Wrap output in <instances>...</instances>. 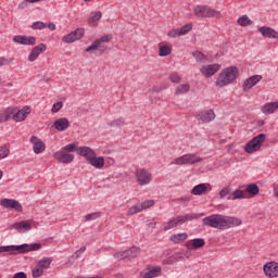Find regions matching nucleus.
<instances>
[{
  "label": "nucleus",
  "instance_id": "f257e3e1",
  "mask_svg": "<svg viewBox=\"0 0 278 278\" xmlns=\"http://www.w3.org/2000/svg\"><path fill=\"white\" fill-rule=\"evenodd\" d=\"M202 223L204 227H212L213 229H229L231 227H239V225H242V219L220 214H213L204 217Z\"/></svg>",
  "mask_w": 278,
  "mask_h": 278
},
{
  "label": "nucleus",
  "instance_id": "f03ea898",
  "mask_svg": "<svg viewBox=\"0 0 278 278\" xmlns=\"http://www.w3.org/2000/svg\"><path fill=\"white\" fill-rule=\"evenodd\" d=\"M239 70L237 66H230L220 72L216 79V86L219 88H225L229 84H233L238 79Z\"/></svg>",
  "mask_w": 278,
  "mask_h": 278
},
{
  "label": "nucleus",
  "instance_id": "7ed1b4c3",
  "mask_svg": "<svg viewBox=\"0 0 278 278\" xmlns=\"http://www.w3.org/2000/svg\"><path fill=\"white\" fill-rule=\"evenodd\" d=\"M42 249L40 243H23L20 245H0V253H10L11 255H16L17 253H29V251H39Z\"/></svg>",
  "mask_w": 278,
  "mask_h": 278
},
{
  "label": "nucleus",
  "instance_id": "20e7f679",
  "mask_svg": "<svg viewBox=\"0 0 278 278\" xmlns=\"http://www.w3.org/2000/svg\"><path fill=\"white\" fill-rule=\"evenodd\" d=\"M203 216H205V213H191L179 215L176 218L170 219L169 222L164 224V231L174 229V227H177V225H184V223H188V220H197L198 218H203Z\"/></svg>",
  "mask_w": 278,
  "mask_h": 278
},
{
  "label": "nucleus",
  "instance_id": "39448f33",
  "mask_svg": "<svg viewBox=\"0 0 278 278\" xmlns=\"http://www.w3.org/2000/svg\"><path fill=\"white\" fill-rule=\"evenodd\" d=\"M197 18H220V11H216L208 5L198 4L193 9Z\"/></svg>",
  "mask_w": 278,
  "mask_h": 278
},
{
  "label": "nucleus",
  "instance_id": "423d86ee",
  "mask_svg": "<svg viewBox=\"0 0 278 278\" xmlns=\"http://www.w3.org/2000/svg\"><path fill=\"white\" fill-rule=\"evenodd\" d=\"M266 141V135L260 134L256 137L252 138L244 147L245 153H255L262 149V144Z\"/></svg>",
  "mask_w": 278,
  "mask_h": 278
},
{
  "label": "nucleus",
  "instance_id": "0eeeda50",
  "mask_svg": "<svg viewBox=\"0 0 278 278\" xmlns=\"http://www.w3.org/2000/svg\"><path fill=\"white\" fill-rule=\"evenodd\" d=\"M203 162V157L201 156H198L197 154H192V153H189V154H184L179 157H176L172 164H176L177 166H184L186 164H199Z\"/></svg>",
  "mask_w": 278,
  "mask_h": 278
},
{
  "label": "nucleus",
  "instance_id": "6e6552de",
  "mask_svg": "<svg viewBox=\"0 0 278 278\" xmlns=\"http://www.w3.org/2000/svg\"><path fill=\"white\" fill-rule=\"evenodd\" d=\"M135 177L140 186H149L151 184L152 175L146 168L136 169Z\"/></svg>",
  "mask_w": 278,
  "mask_h": 278
},
{
  "label": "nucleus",
  "instance_id": "1a4fd4ad",
  "mask_svg": "<svg viewBox=\"0 0 278 278\" xmlns=\"http://www.w3.org/2000/svg\"><path fill=\"white\" fill-rule=\"evenodd\" d=\"M53 157L61 164H71V162L75 160V155L66 152V150H64L63 148H61L60 151L55 152L53 154Z\"/></svg>",
  "mask_w": 278,
  "mask_h": 278
},
{
  "label": "nucleus",
  "instance_id": "9d476101",
  "mask_svg": "<svg viewBox=\"0 0 278 278\" xmlns=\"http://www.w3.org/2000/svg\"><path fill=\"white\" fill-rule=\"evenodd\" d=\"M81 38H84V28H77L76 30L63 36L62 42L65 45H71L75 42V40H81Z\"/></svg>",
  "mask_w": 278,
  "mask_h": 278
},
{
  "label": "nucleus",
  "instance_id": "9b49d317",
  "mask_svg": "<svg viewBox=\"0 0 278 278\" xmlns=\"http://www.w3.org/2000/svg\"><path fill=\"white\" fill-rule=\"evenodd\" d=\"M0 205H2V207H4L5 210H15V212H23V205L14 199L4 198L0 201Z\"/></svg>",
  "mask_w": 278,
  "mask_h": 278
},
{
  "label": "nucleus",
  "instance_id": "f8f14e48",
  "mask_svg": "<svg viewBox=\"0 0 278 278\" xmlns=\"http://www.w3.org/2000/svg\"><path fill=\"white\" fill-rule=\"evenodd\" d=\"M13 42H16V45H24L25 47H34V45H36V37L16 35L13 37Z\"/></svg>",
  "mask_w": 278,
  "mask_h": 278
},
{
  "label": "nucleus",
  "instance_id": "ddd939ff",
  "mask_svg": "<svg viewBox=\"0 0 278 278\" xmlns=\"http://www.w3.org/2000/svg\"><path fill=\"white\" fill-rule=\"evenodd\" d=\"M220 71V64H211V65H203L200 68V73L204 75V77H212L216 75Z\"/></svg>",
  "mask_w": 278,
  "mask_h": 278
},
{
  "label": "nucleus",
  "instance_id": "4468645a",
  "mask_svg": "<svg viewBox=\"0 0 278 278\" xmlns=\"http://www.w3.org/2000/svg\"><path fill=\"white\" fill-rule=\"evenodd\" d=\"M263 270H264L266 277H270V278L278 277V263L269 262L264 265Z\"/></svg>",
  "mask_w": 278,
  "mask_h": 278
},
{
  "label": "nucleus",
  "instance_id": "2eb2a0df",
  "mask_svg": "<svg viewBox=\"0 0 278 278\" xmlns=\"http://www.w3.org/2000/svg\"><path fill=\"white\" fill-rule=\"evenodd\" d=\"M263 79L262 75H253L243 81V92H249L253 86H257L260 80Z\"/></svg>",
  "mask_w": 278,
  "mask_h": 278
},
{
  "label": "nucleus",
  "instance_id": "dca6fc26",
  "mask_svg": "<svg viewBox=\"0 0 278 278\" xmlns=\"http://www.w3.org/2000/svg\"><path fill=\"white\" fill-rule=\"evenodd\" d=\"M29 140L33 144V151L37 155L45 152V149H47V146L45 144V142L41 141L40 138H38L36 136H31Z\"/></svg>",
  "mask_w": 278,
  "mask_h": 278
},
{
  "label": "nucleus",
  "instance_id": "f3484780",
  "mask_svg": "<svg viewBox=\"0 0 278 278\" xmlns=\"http://www.w3.org/2000/svg\"><path fill=\"white\" fill-rule=\"evenodd\" d=\"M195 117L202 123H212V121L216 118V113H214V110L202 111L198 113Z\"/></svg>",
  "mask_w": 278,
  "mask_h": 278
},
{
  "label": "nucleus",
  "instance_id": "a211bd4d",
  "mask_svg": "<svg viewBox=\"0 0 278 278\" xmlns=\"http://www.w3.org/2000/svg\"><path fill=\"white\" fill-rule=\"evenodd\" d=\"M45 51H47V45L45 43H40L33 48L28 55V62H36V60H38V55H40V53H45Z\"/></svg>",
  "mask_w": 278,
  "mask_h": 278
},
{
  "label": "nucleus",
  "instance_id": "6ab92c4d",
  "mask_svg": "<svg viewBox=\"0 0 278 278\" xmlns=\"http://www.w3.org/2000/svg\"><path fill=\"white\" fill-rule=\"evenodd\" d=\"M258 31L263 38H274L275 40H278V31L271 27L261 26L258 27Z\"/></svg>",
  "mask_w": 278,
  "mask_h": 278
},
{
  "label": "nucleus",
  "instance_id": "aec40b11",
  "mask_svg": "<svg viewBox=\"0 0 278 278\" xmlns=\"http://www.w3.org/2000/svg\"><path fill=\"white\" fill-rule=\"evenodd\" d=\"M10 227L11 229H16L18 233H25V231H30L31 224L28 220H22V222L12 224Z\"/></svg>",
  "mask_w": 278,
  "mask_h": 278
},
{
  "label": "nucleus",
  "instance_id": "412c9836",
  "mask_svg": "<svg viewBox=\"0 0 278 278\" xmlns=\"http://www.w3.org/2000/svg\"><path fill=\"white\" fill-rule=\"evenodd\" d=\"M78 155H80L81 157H85L87 162H90L91 157H94V155H97V152H94L92 148L85 146V147L78 148Z\"/></svg>",
  "mask_w": 278,
  "mask_h": 278
},
{
  "label": "nucleus",
  "instance_id": "4be33fe9",
  "mask_svg": "<svg viewBox=\"0 0 278 278\" xmlns=\"http://www.w3.org/2000/svg\"><path fill=\"white\" fill-rule=\"evenodd\" d=\"M202 247H205V239L203 238L192 239L187 242V249L189 251H197V249H202Z\"/></svg>",
  "mask_w": 278,
  "mask_h": 278
},
{
  "label": "nucleus",
  "instance_id": "5701e85b",
  "mask_svg": "<svg viewBox=\"0 0 278 278\" xmlns=\"http://www.w3.org/2000/svg\"><path fill=\"white\" fill-rule=\"evenodd\" d=\"M53 127L56 131H66V129L71 127V123L68 122V118L61 117L53 123Z\"/></svg>",
  "mask_w": 278,
  "mask_h": 278
},
{
  "label": "nucleus",
  "instance_id": "b1692460",
  "mask_svg": "<svg viewBox=\"0 0 278 278\" xmlns=\"http://www.w3.org/2000/svg\"><path fill=\"white\" fill-rule=\"evenodd\" d=\"M30 112L31 111L29 110V108L20 110L16 113H14V109H13V114L11 115V118H13L15 123H21L22 121H25L27 118Z\"/></svg>",
  "mask_w": 278,
  "mask_h": 278
},
{
  "label": "nucleus",
  "instance_id": "393cba45",
  "mask_svg": "<svg viewBox=\"0 0 278 278\" xmlns=\"http://www.w3.org/2000/svg\"><path fill=\"white\" fill-rule=\"evenodd\" d=\"M278 110V101L276 102H268L265 105L261 106V112L268 116V114H275Z\"/></svg>",
  "mask_w": 278,
  "mask_h": 278
},
{
  "label": "nucleus",
  "instance_id": "a878e982",
  "mask_svg": "<svg viewBox=\"0 0 278 278\" xmlns=\"http://www.w3.org/2000/svg\"><path fill=\"white\" fill-rule=\"evenodd\" d=\"M89 164L94 168H103V166H105V159L103 156L93 155L90 159Z\"/></svg>",
  "mask_w": 278,
  "mask_h": 278
},
{
  "label": "nucleus",
  "instance_id": "bb28decb",
  "mask_svg": "<svg viewBox=\"0 0 278 278\" xmlns=\"http://www.w3.org/2000/svg\"><path fill=\"white\" fill-rule=\"evenodd\" d=\"M160 275H162V267L154 266L150 270L143 274V278H155V277H160Z\"/></svg>",
  "mask_w": 278,
  "mask_h": 278
},
{
  "label": "nucleus",
  "instance_id": "cd10ccee",
  "mask_svg": "<svg viewBox=\"0 0 278 278\" xmlns=\"http://www.w3.org/2000/svg\"><path fill=\"white\" fill-rule=\"evenodd\" d=\"M99 49L100 53H105V47L101 46L98 40L93 41L87 49L86 53H90L91 51H97Z\"/></svg>",
  "mask_w": 278,
  "mask_h": 278
},
{
  "label": "nucleus",
  "instance_id": "c85d7f7f",
  "mask_svg": "<svg viewBox=\"0 0 278 278\" xmlns=\"http://www.w3.org/2000/svg\"><path fill=\"white\" fill-rule=\"evenodd\" d=\"M127 260H134L137 255L140 254V248L132 247L128 250H125Z\"/></svg>",
  "mask_w": 278,
  "mask_h": 278
},
{
  "label": "nucleus",
  "instance_id": "c756f323",
  "mask_svg": "<svg viewBox=\"0 0 278 278\" xmlns=\"http://www.w3.org/2000/svg\"><path fill=\"white\" fill-rule=\"evenodd\" d=\"M12 114H14V109H7L3 113H0V123H7L12 118Z\"/></svg>",
  "mask_w": 278,
  "mask_h": 278
},
{
  "label": "nucleus",
  "instance_id": "7c9ffc66",
  "mask_svg": "<svg viewBox=\"0 0 278 278\" xmlns=\"http://www.w3.org/2000/svg\"><path fill=\"white\" fill-rule=\"evenodd\" d=\"M238 25L240 27H249V25H253V21L249 18V15H242L237 20Z\"/></svg>",
  "mask_w": 278,
  "mask_h": 278
},
{
  "label": "nucleus",
  "instance_id": "2f4dec72",
  "mask_svg": "<svg viewBox=\"0 0 278 278\" xmlns=\"http://www.w3.org/2000/svg\"><path fill=\"white\" fill-rule=\"evenodd\" d=\"M192 194L200 195L203 194L204 192H207V186H205V184H200L193 187L192 189Z\"/></svg>",
  "mask_w": 278,
  "mask_h": 278
},
{
  "label": "nucleus",
  "instance_id": "473e14b6",
  "mask_svg": "<svg viewBox=\"0 0 278 278\" xmlns=\"http://www.w3.org/2000/svg\"><path fill=\"white\" fill-rule=\"evenodd\" d=\"M62 149H63V151H66L67 153H75V151H77V153L79 154V143H77V142L68 143L65 147H63Z\"/></svg>",
  "mask_w": 278,
  "mask_h": 278
},
{
  "label": "nucleus",
  "instance_id": "72a5a7b5",
  "mask_svg": "<svg viewBox=\"0 0 278 278\" xmlns=\"http://www.w3.org/2000/svg\"><path fill=\"white\" fill-rule=\"evenodd\" d=\"M142 211L144 210L142 208L141 202H139L128 210L127 216H134L135 214H139V212H142Z\"/></svg>",
  "mask_w": 278,
  "mask_h": 278
},
{
  "label": "nucleus",
  "instance_id": "f704fd0d",
  "mask_svg": "<svg viewBox=\"0 0 278 278\" xmlns=\"http://www.w3.org/2000/svg\"><path fill=\"white\" fill-rule=\"evenodd\" d=\"M125 125V118L119 117L117 119H114L110 123H108L109 127H113L114 129H118V127H123Z\"/></svg>",
  "mask_w": 278,
  "mask_h": 278
},
{
  "label": "nucleus",
  "instance_id": "c9c22d12",
  "mask_svg": "<svg viewBox=\"0 0 278 278\" xmlns=\"http://www.w3.org/2000/svg\"><path fill=\"white\" fill-rule=\"evenodd\" d=\"M245 192L252 194V197H255L260 194V187L255 184H251L245 188Z\"/></svg>",
  "mask_w": 278,
  "mask_h": 278
},
{
  "label": "nucleus",
  "instance_id": "e433bc0d",
  "mask_svg": "<svg viewBox=\"0 0 278 278\" xmlns=\"http://www.w3.org/2000/svg\"><path fill=\"white\" fill-rule=\"evenodd\" d=\"M173 53V49L168 46H161L159 50L160 58H166Z\"/></svg>",
  "mask_w": 278,
  "mask_h": 278
},
{
  "label": "nucleus",
  "instance_id": "4c0bfd02",
  "mask_svg": "<svg viewBox=\"0 0 278 278\" xmlns=\"http://www.w3.org/2000/svg\"><path fill=\"white\" fill-rule=\"evenodd\" d=\"M228 201H230V199H232V201H236L238 199H247V197L244 195V191L240 190V189H236L233 192H232V198L231 197H228L227 198Z\"/></svg>",
  "mask_w": 278,
  "mask_h": 278
},
{
  "label": "nucleus",
  "instance_id": "58836bf2",
  "mask_svg": "<svg viewBox=\"0 0 278 278\" xmlns=\"http://www.w3.org/2000/svg\"><path fill=\"white\" fill-rule=\"evenodd\" d=\"M189 90H190V85L188 84L179 85L175 90V94L176 96L186 94V92H188Z\"/></svg>",
  "mask_w": 278,
  "mask_h": 278
},
{
  "label": "nucleus",
  "instance_id": "ea45409f",
  "mask_svg": "<svg viewBox=\"0 0 278 278\" xmlns=\"http://www.w3.org/2000/svg\"><path fill=\"white\" fill-rule=\"evenodd\" d=\"M193 58L197 60V62H201L202 64H205L207 62V56L203 54L201 51L192 52Z\"/></svg>",
  "mask_w": 278,
  "mask_h": 278
},
{
  "label": "nucleus",
  "instance_id": "a19ab883",
  "mask_svg": "<svg viewBox=\"0 0 278 278\" xmlns=\"http://www.w3.org/2000/svg\"><path fill=\"white\" fill-rule=\"evenodd\" d=\"M51 262H53V260H51V257H46L41 261L38 262V266H40L43 270H47V268H49L51 266Z\"/></svg>",
  "mask_w": 278,
  "mask_h": 278
},
{
  "label": "nucleus",
  "instance_id": "79ce46f5",
  "mask_svg": "<svg viewBox=\"0 0 278 278\" xmlns=\"http://www.w3.org/2000/svg\"><path fill=\"white\" fill-rule=\"evenodd\" d=\"M101 16H103V14L100 11L93 12L88 18V23H97V21H101Z\"/></svg>",
  "mask_w": 278,
  "mask_h": 278
},
{
  "label": "nucleus",
  "instance_id": "37998d69",
  "mask_svg": "<svg viewBox=\"0 0 278 278\" xmlns=\"http://www.w3.org/2000/svg\"><path fill=\"white\" fill-rule=\"evenodd\" d=\"M10 155V148L7 146H0V160H5Z\"/></svg>",
  "mask_w": 278,
  "mask_h": 278
},
{
  "label": "nucleus",
  "instance_id": "c03bdc74",
  "mask_svg": "<svg viewBox=\"0 0 278 278\" xmlns=\"http://www.w3.org/2000/svg\"><path fill=\"white\" fill-rule=\"evenodd\" d=\"M180 36H186L189 31H192V24H186L182 27L178 28Z\"/></svg>",
  "mask_w": 278,
  "mask_h": 278
},
{
  "label": "nucleus",
  "instance_id": "a18cd8bd",
  "mask_svg": "<svg viewBox=\"0 0 278 278\" xmlns=\"http://www.w3.org/2000/svg\"><path fill=\"white\" fill-rule=\"evenodd\" d=\"M101 217V212L90 213L85 216V222L88 223L90 220H97V218Z\"/></svg>",
  "mask_w": 278,
  "mask_h": 278
},
{
  "label": "nucleus",
  "instance_id": "49530a36",
  "mask_svg": "<svg viewBox=\"0 0 278 278\" xmlns=\"http://www.w3.org/2000/svg\"><path fill=\"white\" fill-rule=\"evenodd\" d=\"M42 273H45V269L40 265H36V267L33 269V277H42Z\"/></svg>",
  "mask_w": 278,
  "mask_h": 278
},
{
  "label": "nucleus",
  "instance_id": "de8ad7c7",
  "mask_svg": "<svg viewBox=\"0 0 278 278\" xmlns=\"http://www.w3.org/2000/svg\"><path fill=\"white\" fill-rule=\"evenodd\" d=\"M169 80H170L173 84H179V81H181V76H179V73L173 72V73L169 75Z\"/></svg>",
  "mask_w": 278,
  "mask_h": 278
},
{
  "label": "nucleus",
  "instance_id": "09e8293b",
  "mask_svg": "<svg viewBox=\"0 0 278 278\" xmlns=\"http://www.w3.org/2000/svg\"><path fill=\"white\" fill-rule=\"evenodd\" d=\"M46 27H47V23L40 22V21L34 22L31 24V29H46Z\"/></svg>",
  "mask_w": 278,
  "mask_h": 278
},
{
  "label": "nucleus",
  "instance_id": "8fccbe9b",
  "mask_svg": "<svg viewBox=\"0 0 278 278\" xmlns=\"http://www.w3.org/2000/svg\"><path fill=\"white\" fill-rule=\"evenodd\" d=\"M112 38H114V36L112 34H109V35H104L102 37H100L98 40L99 45H103L105 42H110V40H112Z\"/></svg>",
  "mask_w": 278,
  "mask_h": 278
},
{
  "label": "nucleus",
  "instance_id": "3c124183",
  "mask_svg": "<svg viewBox=\"0 0 278 278\" xmlns=\"http://www.w3.org/2000/svg\"><path fill=\"white\" fill-rule=\"evenodd\" d=\"M231 194V187H225L219 191V199H225V197H229Z\"/></svg>",
  "mask_w": 278,
  "mask_h": 278
},
{
  "label": "nucleus",
  "instance_id": "603ef678",
  "mask_svg": "<svg viewBox=\"0 0 278 278\" xmlns=\"http://www.w3.org/2000/svg\"><path fill=\"white\" fill-rule=\"evenodd\" d=\"M141 203V207L142 210H149V207H153V205H155V201L154 200H147Z\"/></svg>",
  "mask_w": 278,
  "mask_h": 278
},
{
  "label": "nucleus",
  "instance_id": "864d4df0",
  "mask_svg": "<svg viewBox=\"0 0 278 278\" xmlns=\"http://www.w3.org/2000/svg\"><path fill=\"white\" fill-rule=\"evenodd\" d=\"M176 258H175V256H174V254L172 255V256H169V257H167V258H165L164 261H163V264H165L166 266H173V264H176Z\"/></svg>",
  "mask_w": 278,
  "mask_h": 278
},
{
  "label": "nucleus",
  "instance_id": "5fc2aeb1",
  "mask_svg": "<svg viewBox=\"0 0 278 278\" xmlns=\"http://www.w3.org/2000/svg\"><path fill=\"white\" fill-rule=\"evenodd\" d=\"M167 36H168L169 38H179V37H181V34L179 33V28H176V29L170 30V31L167 34Z\"/></svg>",
  "mask_w": 278,
  "mask_h": 278
},
{
  "label": "nucleus",
  "instance_id": "6e6d98bb",
  "mask_svg": "<svg viewBox=\"0 0 278 278\" xmlns=\"http://www.w3.org/2000/svg\"><path fill=\"white\" fill-rule=\"evenodd\" d=\"M113 257H115V260H118V262H121V260H127V254L126 252H117L113 255Z\"/></svg>",
  "mask_w": 278,
  "mask_h": 278
},
{
  "label": "nucleus",
  "instance_id": "4d7b16f0",
  "mask_svg": "<svg viewBox=\"0 0 278 278\" xmlns=\"http://www.w3.org/2000/svg\"><path fill=\"white\" fill-rule=\"evenodd\" d=\"M62 108H63L62 102H56V103L53 104L51 112H54V113L59 112V111L62 110Z\"/></svg>",
  "mask_w": 278,
  "mask_h": 278
},
{
  "label": "nucleus",
  "instance_id": "13d9d810",
  "mask_svg": "<svg viewBox=\"0 0 278 278\" xmlns=\"http://www.w3.org/2000/svg\"><path fill=\"white\" fill-rule=\"evenodd\" d=\"M176 236H177V238L180 242H184L185 240H188V233H186V232H180Z\"/></svg>",
  "mask_w": 278,
  "mask_h": 278
},
{
  "label": "nucleus",
  "instance_id": "bf43d9fd",
  "mask_svg": "<svg viewBox=\"0 0 278 278\" xmlns=\"http://www.w3.org/2000/svg\"><path fill=\"white\" fill-rule=\"evenodd\" d=\"M174 257L176 258V262H182V260H184V253H181V252H176V253H174Z\"/></svg>",
  "mask_w": 278,
  "mask_h": 278
},
{
  "label": "nucleus",
  "instance_id": "052dcab7",
  "mask_svg": "<svg viewBox=\"0 0 278 278\" xmlns=\"http://www.w3.org/2000/svg\"><path fill=\"white\" fill-rule=\"evenodd\" d=\"M13 278H27V274H25L24 271H18L14 274Z\"/></svg>",
  "mask_w": 278,
  "mask_h": 278
},
{
  "label": "nucleus",
  "instance_id": "680f3d73",
  "mask_svg": "<svg viewBox=\"0 0 278 278\" xmlns=\"http://www.w3.org/2000/svg\"><path fill=\"white\" fill-rule=\"evenodd\" d=\"M46 25L50 31H55V25L52 22L46 23Z\"/></svg>",
  "mask_w": 278,
  "mask_h": 278
},
{
  "label": "nucleus",
  "instance_id": "e2e57ef3",
  "mask_svg": "<svg viewBox=\"0 0 278 278\" xmlns=\"http://www.w3.org/2000/svg\"><path fill=\"white\" fill-rule=\"evenodd\" d=\"M170 241L175 242L176 244L179 243V237H177V235H174L173 237H170Z\"/></svg>",
  "mask_w": 278,
  "mask_h": 278
},
{
  "label": "nucleus",
  "instance_id": "0e129e2a",
  "mask_svg": "<svg viewBox=\"0 0 278 278\" xmlns=\"http://www.w3.org/2000/svg\"><path fill=\"white\" fill-rule=\"evenodd\" d=\"M25 8H27V1H24L18 4V10H25Z\"/></svg>",
  "mask_w": 278,
  "mask_h": 278
},
{
  "label": "nucleus",
  "instance_id": "69168bd1",
  "mask_svg": "<svg viewBox=\"0 0 278 278\" xmlns=\"http://www.w3.org/2000/svg\"><path fill=\"white\" fill-rule=\"evenodd\" d=\"M80 255H81V252H79V250H77V251L74 253L73 257H75V260H77V257H79Z\"/></svg>",
  "mask_w": 278,
  "mask_h": 278
},
{
  "label": "nucleus",
  "instance_id": "338daca9",
  "mask_svg": "<svg viewBox=\"0 0 278 278\" xmlns=\"http://www.w3.org/2000/svg\"><path fill=\"white\" fill-rule=\"evenodd\" d=\"M162 90V88H156V87H153L151 89L152 92H160Z\"/></svg>",
  "mask_w": 278,
  "mask_h": 278
},
{
  "label": "nucleus",
  "instance_id": "774afa93",
  "mask_svg": "<svg viewBox=\"0 0 278 278\" xmlns=\"http://www.w3.org/2000/svg\"><path fill=\"white\" fill-rule=\"evenodd\" d=\"M274 194L278 198V185L274 188Z\"/></svg>",
  "mask_w": 278,
  "mask_h": 278
}]
</instances>
